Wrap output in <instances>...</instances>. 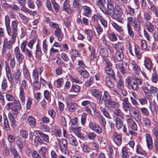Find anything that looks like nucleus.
<instances>
[{"mask_svg": "<svg viewBox=\"0 0 158 158\" xmlns=\"http://www.w3.org/2000/svg\"><path fill=\"white\" fill-rule=\"evenodd\" d=\"M126 81L128 88L134 91L137 90L139 88V85H141L142 83V80L138 78L132 79V80L128 78L126 79Z\"/></svg>", "mask_w": 158, "mask_h": 158, "instance_id": "f257e3e1", "label": "nucleus"}, {"mask_svg": "<svg viewBox=\"0 0 158 158\" xmlns=\"http://www.w3.org/2000/svg\"><path fill=\"white\" fill-rule=\"evenodd\" d=\"M11 40L8 41L6 37H4L3 40V44L2 46V53L5 54L8 49H10L12 48L13 45L16 41V37L11 35Z\"/></svg>", "mask_w": 158, "mask_h": 158, "instance_id": "f03ea898", "label": "nucleus"}, {"mask_svg": "<svg viewBox=\"0 0 158 158\" xmlns=\"http://www.w3.org/2000/svg\"><path fill=\"white\" fill-rule=\"evenodd\" d=\"M18 21L17 20H13L11 23V26L10 25L6 29L8 35L16 37L18 34Z\"/></svg>", "mask_w": 158, "mask_h": 158, "instance_id": "7ed1b4c3", "label": "nucleus"}, {"mask_svg": "<svg viewBox=\"0 0 158 158\" xmlns=\"http://www.w3.org/2000/svg\"><path fill=\"white\" fill-rule=\"evenodd\" d=\"M103 99L105 103L111 107H113L115 105L116 102L113 101L111 98L110 94L108 92L105 91L103 96Z\"/></svg>", "mask_w": 158, "mask_h": 158, "instance_id": "20e7f679", "label": "nucleus"}, {"mask_svg": "<svg viewBox=\"0 0 158 158\" xmlns=\"http://www.w3.org/2000/svg\"><path fill=\"white\" fill-rule=\"evenodd\" d=\"M14 54L19 64L22 63L24 59L23 55L21 52L18 46L16 47L14 50Z\"/></svg>", "mask_w": 158, "mask_h": 158, "instance_id": "39448f33", "label": "nucleus"}, {"mask_svg": "<svg viewBox=\"0 0 158 158\" xmlns=\"http://www.w3.org/2000/svg\"><path fill=\"white\" fill-rule=\"evenodd\" d=\"M89 127L95 132L99 134L102 132V129L99 126L91 120H90L89 124Z\"/></svg>", "mask_w": 158, "mask_h": 158, "instance_id": "423d86ee", "label": "nucleus"}, {"mask_svg": "<svg viewBox=\"0 0 158 158\" xmlns=\"http://www.w3.org/2000/svg\"><path fill=\"white\" fill-rule=\"evenodd\" d=\"M22 109V106L19 101L18 100H14L13 102V106L11 108V110L15 114H18L19 110H20Z\"/></svg>", "mask_w": 158, "mask_h": 158, "instance_id": "0eeeda50", "label": "nucleus"}, {"mask_svg": "<svg viewBox=\"0 0 158 158\" xmlns=\"http://www.w3.org/2000/svg\"><path fill=\"white\" fill-rule=\"evenodd\" d=\"M58 146L61 152H65V151L67 149V140L64 139H62L61 140L59 141Z\"/></svg>", "mask_w": 158, "mask_h": 158, "instance_id": "6e6552de", "label": "nucleus"}, {"mask_svg": "<svg viewBox=\"0 0 158 158\" xmlns=\"http://www.w3.org/2000/svg\"><path fill=\"white\" fill-rule=\"evenodd\" d=\"M145 136L148 148L149 150H151L153 146L152 139L148 133H146Z\"/></svg>", "mask_w": 158, "mask_h": 158, "instance_id": "1a4fd4ad", "label": "nucleus"}, {"mask_svg": "<svg viewBox=\"0 0 158 158\" xmlns=\"http://www.w3.org/2000/svg\"><path fill=\"white\" fill-rule=\"evenodd\" d=\"M68 140L69 144L73 146H77L79 144V142L76 138L72 135H69Z\"/></svg>", "mask_w": 158, "mask_h": 158, "instance_id": "9d476101", "label": "nucleus"}, {"mask_svg": "<svg viewBox=\"0 0 158 158\" xmlns=\"http://www.w3.org/2000/svg\"><path fill=\"white\" fill-rule=\"evenodd\" d=\"M70 1L69 0H65L63 4V9L68 14H70L72 13V12L70 8Z\"/></svg>", "mask_w": 158, "mask_h": 158, "instance_id": "9b49d317", "label": "nucleus"}, {"mask_svg": "<svg viewBox=\"0 0 158 158\" xmlns=\"http://www.w3.org/2000/svg\"><path fill=\"white\" fill-rule=\"evenodd\" d=\"M107 5V11L106 10H105L104 14L106 15H110L111 16L112 18L115 19V17H114V12L115 9L114 6L109 4Z\"/></svg>", "mask_w": 158, "mask_h": 158, "instance_id": "f8f14e48", "label": "nucleus"}, {"mask_svg": "<svg viewBox=\"0 0 158 158\" xmlns=\"http://www.w3.org/2000/svg\"><path fill=\"white\" fill-rule=\"evenodd\" d=\"M126 121L129 125L131 129L136 131L137 129V126L135 122L133 120L131 117L126 118Z\"/></svg>", "mask_w": 158, "mask_h": 158, "instance_id": "ddd939ff", "label": "nucleus"}, {"mask_svg": "<svg viewBox=\"0 0 158 158\" xmlns=\"http://www.w3.org/2000/svg\"><path fill=\"white\" fill-rule=\"evenodd\" d=\"M113 138L114 142L118 146L121 145L122 142V136L118 134L117 132L114 133Z\"/></svg>", "mask_w": 158, "mask_h": 158, "instance_id": "4468645a", "label": "nucleus"}, {"mask_svg": "<svg viewBox=\"0 0 158 158\" xmlns=\"http://www.w3.org/2000/svg\"><path fill=\"white\" fill-rule=\"evenodd\" d=\"M131 66L134 73L135 74H138L139 73L140 71V68L138 65L134 61H132L131 63Z\"/></svg>", "mask_w": 158, "mask_h": 158, "instance_id": "2eb2a0df", "label": "nucleus"}, {"mask_svg": "<svg viewBox=\"0 0 158 158\" xmlns=\"http://www.w3.org/2000/svg\"><path fill=\"white\" fill-rule=\"evenodd\" d=\"M25 90L22 87H20L19 90V98L22 105L25 103Z\"/></svg>", "mask_w": 158, "mask_h": 158, "instance_id": "dca6fc26", "label": "nucleus"}, {"mask_svg": "<svg viewBox=\"0 0 158 158\" xmlns=\"http://www.w3.org/2000/svg\"><path fill=\"white\" fill-rule=\"evenodd\" d=\"M66 105L69 110L71 112H74L77 108V104L75 102H67Z\"/></svg>", "mask_w": 158, "mask_h": 158, "instance_id": "f3484780", "label": "nucleus"}, {"mask_svg": "<svg viewBox=\"0 0 158 158\" xmlns=\"http://www.w3.org/2000/svg\"><path fill=\"white\" fill-rule=\"evenodd\" d=\"M144 28L148 31L152 32L155 29L154 25L150 22H147L144 23Z\"/></svg>", "mask_w": 158, "mask_h": 158, "instance_id": "a211bd4d", "label": "nucleus"}, {"mask_svg": "<svg viewBox=\"0 0 158 158\" xmlns=\"http://www.w3.org/2000/svg\"><path fill=\"white\" fill-rule=\"evenodd\" d=\"M5 70L6 73V76L8 81L10 82L12 80V75L10 69L8 64L5 65Z\"/></svg>", "mask_w": 158, "mask_h": 158, "instance_id": "6ab92c4d", "label": "nucleus"}, {"mask_svg": "<svg viewBox=\"0 0 158 158\" xmlns=\"http://www.w3.org/2000/svg\"><path fill=\"white\" fill-rule=\"evenodd\" d=\"M54 34L58 41H61L62 40L64 35L60 29H56L54 31Z\"/></svg>", "mask_w": 158, "mask_h": 158, "instance_id": "aec40b11", "label": "nucleus"}, {"mask_svg": "<svg viewBox=\"0 0 158 158\" xmlns=\"http://www.w3.org/2000/svg\"><path fill=\"white\" fill-rule=\"evenodd\" d=\"M84 11V15L85 16L89 17L91 15L92 10L91 8L86 6H84L82 7Z\"/></svg>", "mask_w": 158, "mask_h": 158, "instance_id": "412c9836", "label": "nucleus"}, {"mask_svg": "<svg viewBox=\"0 0 158 158\" xmlns=\"http://www.w3.org/2000/svg\"><path fill=\"white\" fill-rule=\"evenodd\" d=\"M114 121L115 122L116 126L118 129H121L123 126V122L118 117H114Z\"/></svg>", "mask_w": 158, "mask_h": 158, "instance_id": "4be33fe9", "label": "nucleus"}, {"mask_svg": "<svg viewBox=\"0 0 158 158\" xmlns=\"http://www.w3.org/2000/svg\"><path fill=\"white\" fill-rule=\"evenodd\" d=\"M90 92L92 96L96 98H101L102 93L96 89H92L90 90Z\"/></svg>", "mask_w": 158, "mask_h": 158, "instance_id": "5701e85b", "label": "nucleus"}, {"mask_svg": "<svg viewBox=\"0 0 158 158\" xmlns=\"http://www.w3.org/2000/svg\"><path fill=\"white\" fill-rule=\"evenodd\" d=\"M21 76V73L18 70H16V72L14 73L13 75V77L16 83H20L21 80L20 78Z\"/></svg>", "mask_w": 158, "mask_h": 158, "instance_id": "b1692460", "label": "nucleus"}, {"mask_svg": "<svg viewBox=\"0 0 158 158\" xmlns=\"http://www.w3.org/2000/svg\"><path fill=\"white\" fill-rule=\"evenodd\" d=\"M115 58L116 60L120 62L122 61L124 59L123 52L122 51H117L115 54Z\"/></svg>", "mask_w": 158, "mask_h": 158, "instance_id": "393cba45", "label": "nucleus"}, {"mask_svg": "<svg viewBox=\"0 0 158 158\" xmlns=\"http://www.w3.org/2000/svg\"><path fill=\"white\" fill-rule=\"evenodd\" d=\"M30 153H31V156L34 158H42L38 152L35 150H32L31 151L30 150L28 149L27 151V155H30Z\"/></svg>", "mask_w": 158, "mask_h": 158, "instance_id": "a878e982", "label": "nucleus"}, {"mask_svg": "<svg viewBox=\"0 0 158 158\" xmlns=\"http://www.w3.org/2000/svg\"><path fill=\"white\" fill-rule=\"evenodd\" d=\"M3 118L4 119L3 129L6 131H8L10 129V126L7 118L5 114H4Z\"/></svg>", "mask_w": 158, "mask_h": 158, "instance_id": "bb28decb", "label": "nucleus"}, {"mask_svg": "<svg viewBox=\"0 0 158 158\" xmlns=\"http://www.w3.org/2000/svg\"><path fill=\"white\" fill-rule=\"evenodd\" d=\"M105 70L107 74L112 77L114 80L116 81V79L114 77V70L111 67H106Z\"/></svg>", "mask_w": 158, "mask_h": 158, "instance_id": "cd10ccee", "label": "nucleus"}, {"mask_svg": "<svg viewBox=\"0 0 158 158\" xmlns=\"http://www.w3.org/2000/svg\"><path fill=\"white\" fill-rule=\"evenodd\" d=\"M28 121L30 126L32 128H35V127L36 120L35 118L31 116H29L28 117Z\"/></svg>", "mask_w": 158, "mask_h": 158, "instance_id": "c85d7f7f", "label": "nucleus"}, {"mask_svg": "<svg viewBox=\"0 0 158 158\" xmlns=\"http://www.w3.org/2000/svg\"><path fill=\"white\" fill-rule=\"evenodd\" d=\"M85 33L87 35V38L89 41L91 42L92 39L94 34V32L90 30H86L85 31Z\"/></svg>", "mask_w": 158, "mask_h": 158, "instance_id": "c756f323", "label": "nucleus"}, {"mask_svg": "<svg viewBox=\"0 0 158 158\" xmlns=\"http://www.w3.org/2000/svg\"><path fill=\"white\" fill-rule=\"evenodd\" d=\"M132 26L133 27L135 30L139 31L140 29V23L139 21H137L134 19L132 22Z\"/></svg>", "mask_w": 158, "mask_h": 158, "instance_id": "7c9ffc66", "label": "nucleus"}, {"mask_svg": "<svg viewBox=\"0 0 158 158\" xmlns=\"http://www.w3.org/2000/svg\"><path fill=\"white\" fill-rule=\"evenodd\" d=\"M77 71L84 78H87L89 77V73L86 71L78 69Z\"/></svg>", "mask_w": 158, "mask_h": 158, "instance_id": "2f4dec72", "label": "nucleus"}, {"mask_svg": "<svg viewBox=\"0 0 158 158\" xmlns=\"http://www.w3.org/2000/svg\"><path fill=\"white\" fill-rule=\"evenodd\" d=\"M79 56L78 52L76 50H72V54L71 56V58L73 62H74L76 58Z\"/></svg>", "mask_w": 158, "mask_h": 158, "instance_id": "473e14b6", "label": "nucleus"}, {"mask_svg": "<svg viewBox=\"0 0 158 158\" xmlns=\"http://www.w3.org/2000/svg\"><path fill=\"white\" fill-rule=\"evenodd\" d=\"M43 143V141L39 136L35 137L34 140V145L35 147H37L39 144H42Z\"/></svg>", "mask_w": 158, "mask_h": 158, "instance_id": "72a5a7b5", "label": "nucleus"}, {"mask_svg": "<svg viewBox=\"0 0 158 158\" xmlns=\"http://www.w3.org/2000/svg\"><path fill=\"white\" fill-rule=\"evenodd\" d=\"M10 151L11 153L13 154L15 158H21L20 155L14 147L10 148Z\"/></svg>", "mask_w": 158, "mask_h": 158, "instance_id": "f704fd0d", "label": "nucleus"}, {"mask_svg": "<svg viewBox=\"0 0 158 158\" xmlns=\"http://www.w3.org/2000/svg\"><path fill=\"white\" fill-rule=\"evenodd\" d=\"M144 65L147 69H149L151 68L152 62L148 58H145L144 61Z\"/></svg>", "mask_w": 158, "mask_h": 158, "instance_id": "c9c22d12", "label": "nucleus"}, {"mask_svg": "<svg viewBox=\"0 0 158 158\" xmlns=\"http://www.w3.org/2000/svg\"><path fill=\"white\" fill-rule=\"evenodd\" d=\"M80 90V87L79 85L76 84H73L70 89V91L77 93L79 92Z\"/></svg>", "mask_w": 158, "mask_h": 158, "instance_id": "e433bc0d", "label": "nucleus"}, {"mask_svg": "<svg viewBox=\"0 0 158 158\" xmlns=\"http://www.w3.org/2000/svg\"><path fill=\"white\" fill-rule=\"evenodd\" d=\"M16 143L19 149L21 150L23 148V142L21 138L20 137L18 138V139L16 142Z\"/></svg>", "mask_w": 158, "mask_h": 158, "instance_id": "4c0bfd02", "label": "nucleus"}, {"mask_svg": "<svg viewBox=\"0 0 158 158\" xmlns=\"http://www.w3.org/2000/svg\"><path fill=\"white\" fill-rule=\"evenodd\" d=\"M151 121L148 118H144L143 121V124L146 127H149L151 125Z\"/></svg>", "mask_w": 158, "mask_h": 158, "instance_id": "58836bf2", "label": "nucleus"}, {"mask_svg": "<svg viewBox=\"0 0 158 158\" xmlns=\"http://www.w3.org/2000/svg\"><path fill=\"white\" fill-rule=\"evenodd\" d=\"M122 158H128L129 157V155L126 147L123 148L122 149Z\"/></svg>", "mask_w": 158, "mask_h": 158, "instance_id": "ea45409f", "label": "nucleus"}, {"mask_svg": "<svg viewBox=\"0 0 158 158\" xmlns=\"http://www.w3.org/2000/svg\"><path fill=\"white\" fill-rule=\"evenodd\" d=\"M41 87L40 84L38 81H34L33 82V88L34 90H37L40 89Z\"/></svg>", "mask_w": 158, "mask_h": 158, "instance_id": "a19ab883", "label": "nucleus"}, {"mask_svg": "<svg viewBox=\"0 0 158 158\" xmlns=\"http://www.w3.org/2000/svg\"><path fill=\"white\" fill-rule=\"evenodd\" d=\"M151 13L150 11H148L144 13L143 18L144 19L148 22V21L150 20L152 18Z\"/></svg>", "mask_w": 158, "mask_h": 158, "instance_id": "79ce46f5", "label": "nucleus"}, {"mask_svg": "<svg viewBox=\"0 0 158 158\" xmlns=\"http://www.w3.org/2000/svg\"><path fill=\"white\" fill-rule=\"evenodd\" d=\"M114 15L117 16V18H120L122 15L123 12L120 8H117L114 11Z\"/></svg>", "mask_w": 158, "mask_h": 158, "instance_id": "37998d69", "label": "nucleus"}, {"mask_svg": "<svg viewBox=\"0 0 158 158\" xmlns=\"http://www.w3.org/2000/svg\"><path fill=\"white\" fill-rule=\"evenodd\" d=\"M112 25L113 27L117 31L121 33L123 32V30L122 29L121 27L119 26L115 23L113 22L112 23Z\"/></svg>", "mask_w": 158, "mask_h": 158, "instance_id": "c03bdc74", "label": "nucleus"}, {"mask_svg": "<svg viewBox=\"0 0 158 158\" xmlns=\"http://www.w3.org/2000/svg\"><path fill=\"white\" fill-rule=\"evenodd\" d=\"M114 113L117 116L120 117L122 118H124V114L121 110L119 109H116L114 111Z\"/></svg>", "mask_w": 158, "mask_h": 158, "instance_id": "a18cd8bd", "label": "nucleus"}, {"mask_svg": "<svg viewBox=\"0 0 158 158\" xmlns=\"http://www.w3.org/2000/svg\"><path fill=\"white\" fill-rule=\"evenodd\" d=\"M127 29L129 35L132 37L134 36V33L132 30L131 25L128 23L127 25Z\"/></svg>", "mask_w": 158, "mask_h": 158, "instance_id": "49530a36", "label": "nucleus"}, {"mask_svg": "<svg viewBox=\"0 0 158 158\" xmlns=\"http://www.w3.org/2000/svg\"><path fill=\"white\" fill-rule=\"evenodd\" d=\"M7 139L8 141L10 143H12L15 140V138L14 135H10L8 133L7 134Z\"/></svg>", "mask_w": 158, "mask_h": 158, "instance_id": "de8ad7c7", "label": "nucleus"}, {"mask_svg": "<svg viewBox=\"0 0 158 158\" xmlns=\"http://www.w3.org/2000/svg\"><path fill=\"white\" fill-rule=\"evenodd\" d=\"M108 37L110 40L112 41H116L117 40V38L114 33H109Z\"/></svg>", "mask_w": 158, "mask_h": 158, "instance_id": "09e8293b", "label": "nucleus"}, {"mask_svg": "<svg viewBox=\"0 0 158 158\" xmlns=\"http://www.w3.org/2000/svg\"><path fill=\"white\" fill-rule=\"evenodd\" d=\"M122 105L123 108L125 111L127 110L128 109L129 110L132 107L131 104L129 102L123 103Z\"/></svg>", "mask_w": 158, "mask_h": 158, "instance_id": "8fccbe9b", "label": "nucleus"}, {"mask_svg": "<svg viewBox=\"0 0 158 158\" xmlns=\"http://www.w3.org/2000/svg\"><path fill=\"white\" fill-rule=\"evenodd\" d=\"M52 3L55 11L56 12H58L60 10V5L55 1H52Z\"/></svg>", "mask_w": 158, "mask_h": 158, "instance_id": "3c124183", "label": "nucleus"}, {"mask_svg": "<svg viewBox=\"0 0 158 158\" xmlns=\"http://www.w3.org/2000/svg\"><path fill=\"white\" fill-rule=\"evenodd\" d=\"M71 81L73 82L76 83L81 84L82 82L80 80L79 77H71Z\"/></svg>", "mask_w": 158, "mask_h": 158, "instance_id": "603ef678", "label": "nucleus"}, {"mask_svg": "<svg viewBox=\"0 0 158 158\" xmlns=\"http://www.w3.org/2000/svg\"><path fill=\"white\" fill-rule=\"evenodd\" d=\"M105 81L106 84L110 88H113L114 85L111 80L109 78H106L105 79Z\"/></svg>", "mask_w": 158, "mask_h": 158, "instance_id": "864d4df0", "label": "nucleus"}, {"mask_svg": "<svg viewBox=\"0 0 158 158\" xmlns=\"http://www.w3.org/2000/svg\"><path fill=\"white\" fill-rule=\"evenodd\" d=\"M100 53L101 56L103 57H107L108 55L107 50L106 49H104L103 48L100 49Z\"/></svg>", "mask_w": 158, "mask_h": 158, "instance_id": "5fc2aeb1", "label": "nucleus"}, {"mask_svg": "<svg viewBox=\"0 0 158 158\" xmlns=\"http://www.w3.org/2000/svg\"><path fill=\"white\" fill-rule=\"evenodd\" d=\"M94 77H91L88 81H86L85 83V85L86 87H89L93 83Z\"/></svg>", "mask_w": 158, "mask_h": 158, "instance_id": "6e6d98bb", "label": "nucleus"}, {"mask_svg": "<svg viewBox=\"0 0 158 158\" xmlns=\"http://www.w3.org/2000/svg\"><path fill=\"white\" fill-rule=\"evenodd\" d=\"M7 87V83L6 78H4L2 82V91H4Z\"/></svg>", "mask_w": 158, "mask_h": 158, "instance_id": "4d7b16f0", "label": "nucleus"}, {"mask_svg": "<svg viewBox=\"0 0 158 158\" xmlns=\"http://www.w3.org/2000/svg\"><path fill=\"white\" fill-rule=\"evenodd\" d=\"M35 54L36 57H37V56H41V48L38 44H37L36 46V50Z\"/></svg>", "mask_w": 158, "mask_h": 158, "instance_id": "13d9d810", "label": "nucleus"}, {"mask_svg": "<svg viewBox=\"0 0 158 158\" xmlns=\"http://www.w3.org/2000/svg\"><path fill=\"white\" fill-rule=\"evenodd\" d=\"M40 129L43 131L45 132H49L50 131V128L49 127L44 124L41 125Z\"/></svg>", "mask_w": 158, "mask_h": 158, "instance_id": "bf43d9fd", "label": "nucleus"}, {"mask_svg": "<svg viewBox=\"0 0 158 158\" xmlns=\"http://www.w3.org/2000/svg\"><path fill=\"white\" fill-rule=\"evenodd\" d=\"M99 121L100 123L103 127H105L106 124V122L104 117L102 115H100L99 117Z\"/></svg>", "mask_w": 158, "mask_h": 158, "instance_id": "052dcab7", "label": "nucleus"}, {"mask_svg": "<svg viewBox=\"0 0 158 158\" xmlns=\"http://www.w3.org/2000/svg\"><path fill=\"white\" fill-rule=\"evenodd\" d=\"M23 74L24 77L27 79L29 80L30 78V76L28 70L26 68L23 70Z\"/></svg>", "mask_w": 158, "mask_h": 158, "instance_id": "680f3d73", "label": "nucleus"}, {"mask_svg": "<svg viewBox=\"0 0 158 158\" xmlns=\"http://www.w3.org/2000/svg\"><path fill=\"white\" fill-rule=\"evenodd\" d=\"M116 47L118 52L122 51L123 52V45L122 43L119 42L116 44Z\"/></svg>", "mask_w": 158, "mask_h": 158, "instance_id": "e2e57ef3", "label": "nucleus"}, {"mask_svg": "<svg viewBox=\"0 0 158 158\" xmlns=\"http://www.w3.org/2000/svg\"><path fill=\"white\" fill-rule=\"evenodd\" d=\"M80 0H74L73 3L72 7L73 8H77L78 10H80L79 7Z\"/></svg>", "mask_w": 158, "mask_h": 158, "instance_id": "0e129e2a", "label": "nucleus"}, {"mask_svg": "<svg viewBox=\"0 0 158 158\" xmlns=\"http://www.w3.org/2000/svg\"><path fill=\"white\" fill-rule=\"evenodd\" d=\"M20 134L23 137L25 138H27L28 135L27 131L23 130H20Z\"/></svg>", "mask_w": 158, "mask_h": 158, "instance_id": "69168bd1", "label": "nucleus"}, {"mask_svg": "<svg viewBox=\"0 0 158 158\" xmlns=\"http://www.w3.org/2000/svg\"><path fill=\"white\" fill-rule=\"evenodd\" d=\"M43 140L45 142H48L49 141V137L48 135L43 133L40 136Z\"/></svg>", "mask_w": 158, "mask_h": 158, "instance_id": "338daca9", "label": "nucleus"}, {"mask_svg": "<svg viewBox=\"0 0 158 158\" xmlns=\"http://www.w3.org/2000/svg\"><path fill=\"white\" fill-rule=\"evenodd\" d=\"M81 147L82 150L84 153H88L90 151V148L84 144H83Z\"/></svg>", "mask_w": 158, "mask_h": 158, "instance_id": "774afa93", "label": "nucleus"}]
</instances>
